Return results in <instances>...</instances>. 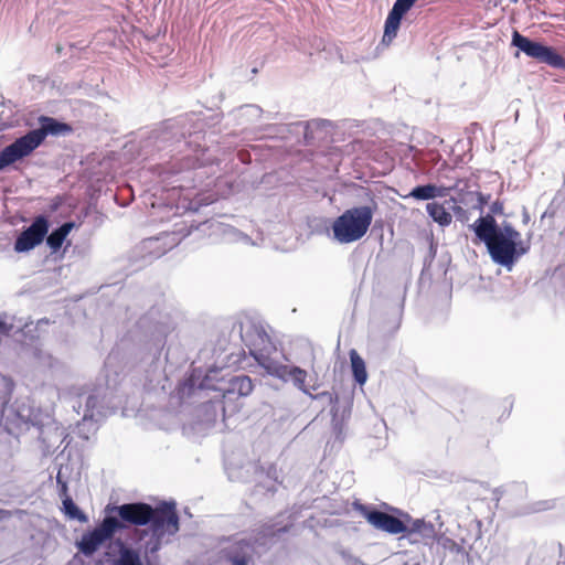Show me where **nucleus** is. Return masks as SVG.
<instances>
[{"mask_svg":"<svg viewBox=\"0 0 565 565\" xmlns=\"http://www.w3.org/2000/svg\"><path fill=\"white\" fill-rule=\"evenodd\" d=\"M471 227L477 238L486 244L491 259L508 269H511L515 262L530 249L529 244L520 241L519 231L511 225L499 228L491 214L479 217Z\"/></svg>","mask_w":565,"mask_h":565,"instance_id":"1","label":"nucleus"},{"mask_svg":"<svg viewBox=\"0 0 565 565\" xmlns=\"http://www.w3.org/2000/svg\"><path fill=\"white\" fill-rule=\"evenodd\" d=\"M107 512H115L122 523V530L129 525L145 526L150 524L151 532L157 539L166 534L174 535L179 531V515L174 503L162 502L152 507L145 502L107 505Z\"/></svg>","mask_w":565,"mask_h":565,"instance_id":"2","label":"nucleus"},{"mask_svg":"<svg viewBox=\"0 0 565 565\" xmlns=\"http://www.w3.org/2000/svg\"><path fill=\"white\" fill-rule=\"evenodd\" d=\"M372 220L373 211L370 206L349 209L333 221V236L342 244L356 242L366 234Z\"/></svg>","mask_w":565,"mask_h":565,"instance_id":"3","label":"nucleus"},{"mask_svg":"<svg viewBox=\"0 0 565 565\" xmlns=\"http://www.w3.org/2000/svg\"><path fill=\"white\" fill-rule=\"evenodd\" d=\"M512 45L518 47L529 57L541 63H545L551 67L565 71V57L557 53V51L552 46H546L540 42L532 41L516 30L512 34Z\"/></svg>","mask_w":565,"mask_h":565,"instance_id":"4","label":"nucleus"},{"mask_svg":"<svg viewBox=\"0 0 565 565\" xmlns=\"http://www.w3.org/2000/svg\"><path fill=\"white\" fill-rule=\"evenodd\" d=\"M119 530H122V523L115 516H106L94 530L82 535L77 547L84 555L90 556Z\"/></svg>","mask_w":565,"mask_h":565,"instance_id":"5","label":"nucleus"},{"mask_svg":"<svg viewBox=\"0 0 565 565\" xmlns=\"http://www.w3.org/2000/svg\"><path fill=\"white\" fill-rule=\"evenodd\" d=\"M352 505L353 509L360 512L366 519V521L376 530L393 535L402 534V532L406 531V522L394 515L375 509H371L370 507L359 501L353 502Z\"/></svg>","mask_w":565,"mask_h":565,"instance_id":"6","label":"nucleus"},{"mask_svg":"<svg viewBox=\"0 0 565 565\" xmlns=\"http://www.w3.org/2000/svg\"><path fill=\"white\" fill-rule=\"evenodd\" d=\"M49 222L45 216H38L32 224L17 237L14 250L18 253L29 252L41 244L47 234Z\"/></svg>","mask_w":565,"mask_h":565,"instance_id":"7","label":"nucleus"},{"mask_svg":"<svg viewBox=\"0 0 565 565\" xmlns=\"http://www.w3.org/2000/svg\"><path fill=\"white\" fill-rule=\"evenodd\" d=\"M417 0H396L390 11L384 26L383 41L391 42L399 29L403 15L414 6Z\"/></svg>","mask_w":565,"mask_h":565,"instance_id":"8","label":"nucleus"},{"mask_svg":"<svg viewBox=\"0 0 565 565\" xmlns=\"http://www.w3.org/2000/svg\"><path fill=\"white\" fill-rule=\"evenodd\" d=\"M34 151L25 135L0 151V171Z\"/></svg>","mask_w":565,"mask_h":565,"instance_id":"9","label":"nucleus"},{"mask_svg":"<svg viewBox=\"0 0 565 565\" xmlns=\"http://www.w3.org/2000/svg\"><path fill=\"white\" fill-rule=\"evenodd\" d=\"M411 543H427L435 539L436 531L430 522L424 520H414L409 524L406 523V531L402 532Z\"/></svg>","mask_w":565,"mask_h":565,"instance_id":"10","label":"nucleus"},{"mask_svg":"<svg viewBox=\"0 0 565 565\" xmlns=\"http://www.w3.org/2000/svg\"><path fill=\"white\" fill-rule=\"evenodd\" d=\"M42 126L39 129L29 131L25 137L35 150L49 134H58L64 129H68L67 125L61 124L53 118L42 117Z\"/></svg>","mask_w":565,"mask_h":565,"instance_id":"11","label":"nucleus"},{"mask_svg":"<svg viewBox=\"0 0 565 565\" xmlns=\"http://www.w3.org/2000/svg\"><path fill=\"white\" fill-rule=\"evenodd\" d=\"M254 385L249 376L238 375L234 376L228 381V385L224 388L223 398L232 401L234 396L244 397L248 396L253 392Z\"/></svg>","mask_w":565,"mask_h":565,"instance_id":"12","label":"nucleus"},{"mask_svg":"<svg viewBox=\"0 0 565 565\" xmlns=\"http://www.w3.org/2000/svg\"><path fill=\"white\" fill-rule=\"evenodd\" d=\"M253 546L246 540L236 542L228 552V559L233 565H248L252 559Z\"/></svg>","mask_w":565,"mask_h":565,"instance_id":"13","label":"nucleus"},{"mask_svg":"<svg viewBox=\"0 0 565 565\" xmlns=\"http://www.w3.org/2000/svg\"><path fill=\"white\" fill-rule=\"evenodd\" d=\"M73 222H66L62 224L58 228L54 230L46 238V244L49 245V247L53 252L58 250L62 247L67 235L73 230Z\"/></svg>","mask_w":565,"mask_h":565,"instance_id":"14","label":"nucleus"},{"mask_svg":"<svg viewBox=\"0 0 565 565\" xmlns=\"http://www.w3.org/2000/svg\"><path fill=\"white\" fill-rule=\"evenodd\" d=\"M351 361V369L354 376V380L363 385L367 380V373L364 360L359 355V353L352 349L349 353Z\"/></svg>","mask_w":565,"mask_h":565,"instance_id":"15","label":"nucleus"},{"mask_svg":"<svg viewBox=\"0 0 565 565\" xmlns=\"http://www.w3.org/2000/svg\"><path fill=\"white\" fill-rule=\"evenodd\" d=\"M426 210L428 215L440 226H447L451 223L452 216L443 204L437 202L428 203Z\"/></svg>","mask_w":565,"mask_h":565,"instance_id":"16","label":"nucleus"},{"mask_svg":"<svg viewBox=\"0 0 565 565\" xmlns=\"http://www.w3.org/2000/svg\"><path fill=\"white\" fill-rule=\"evenodd\" d=\"M444 194V189L437 188L435 184H426L414 188L409 196L416 200H430Z\"/></svg>","mask_w":565,"mask_h":565,"instance_id":"17","label":"nucleus"},{"mask_svg":"<svg viewBox=\"0 0 565 565\" xmlns=\"http://www.w3.org/2000/svg\"><path fill=\"white\" fill-rule=\"evenodd\" d=\"M62 503L63 511L70 519L78 520L79 522H87L86 514L78 509L70 495L63 498Z\"/></svg>","mask_w":565,"mask_h":565,"instance_id":"18","label":"nucleus"},{"mask_svg":"<svg viewBox=\"0 0 565 565\" xmlns=\"http://www.w3.org/2000/svg\"><path fill=\"white\" fill-rule=\"evenodd\" d=\"M291 525L278 526L276 523H265L259 527L258 535L263 539L275 537L290 530Z\"/></svg>","mask_w":565,"mask_h":565,"instance_id":"19","label":"nucleus"},{"mask_svg":"<svg viewBox=\"0 0 565 565\" xmlns=\"http://www.w3.org/2000/svg\"><path fill=\"white\" fill-rule=\"evenodd\" d=\"M116 565H142L139 553L136 550L124 547Z\"/></svg>","mask_w":565,"mask_h":565,"instance_id":"20","label":"nucleus"},{"mask_svg":"<svg viewBox=\"0 0 565 565\" xmlns=\"http://www.w3.org/2000/svg\"><path fill=\"white\" fill-rule=\"evenodd\" d=\"M289 375L291 376L294 383L299 390H301L306 394H309V391L305 385L307 379V372L305 370L294 366L290 370Z\"/></svg>","mask_w":565,"mask_h":565,"instance_id":"21","label":"nucleus"},{"mask_svg":"<svg viewBox=\"0 0 565 565\" xmlns=\"http://www.w3.org/2000/svg\"><path fill=\"white\" fill-rule=\"evenodd\" d=\"M56 482L60 486V494H61V497L66 498V495H68L67 494L68 488H67L66 482L62 480L60 473L56 477Z\"/></svg>","mask_w":565,"mask_h":565,"instance_id":"22","label":"nucleus"},{"mask_svg":"<svg viewBox=\"0 0 565 565\" xmlns=\"http://www.w3.org/2000/svg\"><path fill=\"white\" fill-rule=\"evenodd\" d=\"M12 326L6 323L4 321H0V333L4 335H9L11 332Z\"/></svg>","mask_w":565,"mask_h":565,"instance_id":"23","label":"nucleus"},{"mask_svg":"<svg viewBox=\"0 0 565 565\" xmlns=\"http://www.w3.org/2000/svg\"><path fill=\"white\" fill-rule=\"evenodd\" d=\"M454 212L459 220L467 221L466 211L461 206H455Z\"/></svg>","mask_w":565,"mask_h":565,"instance_id":"24","label":"nucleus"},{"mask_svg":"<svg viewBox=\"0 0 565 565\" xmlns=\"http://www.w3.org/2000/svg\"><path fill=\"white\" fill-rule=\"evenodd\" d=\"M404 516L406 518L407 521H411V516L407 513H405Z\"/></svg>","mask_w":565,"mask_h":565,"instance_id":"25","label":"nucleus"}]
</instances>
